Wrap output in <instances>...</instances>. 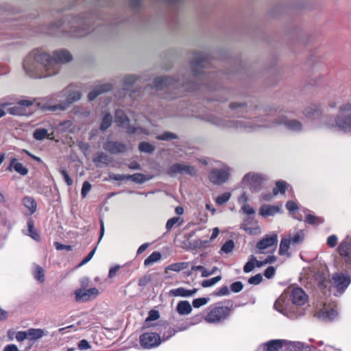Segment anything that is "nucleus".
Instances as JSON below:
<instances>
[{"mask_svg":"<svg viewBox=\"0 0 351 351\" xmlns=\"http://www.w3.org/2000/svg\"><path fill=\"white\" fill-rule=\"evenodd\" d=\"M53 54V57H51L45 52L34 50L23 60V63L26 62L28 59L34 58L36 63L40 64L45 69L46 74L44 75V77L51 76L58 73L59 63L68 62L72 60L71 54L65 49L55 51ZM23 69L27 71L25 64H23Z\"/></svg>","mask_w":351,"mask_h":351,"instance_id":"obj_1","label":"nucleus"},{"mask_svg":"<svg viewBox=\"0 0 351 351\" xmlns=\"http://www.w3.org/2000/svg\"><path fill=\"white\" fill-rule=\"evenodd\" d=\"M80 98L81 93L79 91H74L68 95L66 97V103H62L51 106H41L40 104L37 102L36 99L34 101L23 99V116H29L38 109H41L43 110H49L51 111H55L56 110H64L70 104L78 101Z\"/></svg>","mask_w":351,"mask_h":351,"instance_id":"obj_2","label":"nucleus"},{"mask_svg":"<svg viewBox=\"0 0 351 351\" xmlns=\"http://www.w3.org/2000/svg\"><path fill=\"white\" fill-rule=\"evenodd\" d=\"M226 302H219L210 305L205 311L204 317L196 315L194 319L199 320L202 318L209 324H218L226 320L230 315L231 309L225 305Z\"/></svg>","mask_w":351,"mask_h":351,"instance_id":"obj_3","label":"nucleus"},{"mask_svg":"<svg viewBox=\"0 0 351 351\" xmlns=\"http://www.w3.org/2000/svg\"><path fill=\"white\" fill-rule=\"evenodd\" d=\"M339 114L335 119V125L341 130L351 132V103H346L339 108Z\"/></svg>","mask_w":351,"mask_h":351,"instance_id":"obj_4","label":"nucleus"},{"mask_svg":"<svg viewBox=\"0 0 351 351\" xmlns=\"http://www.w3.org/2000/svg\"><path fill=\"white\" fill-rule=\"evenodd\" d=\"M186 85L180 83L179 80H175L171 77H158L154 80L153 87L157 90H176L180 88L187 89Z\"/></svg>","mask_w":351,"mask_h":351,"instance_id":"obj_5","label":"nucleus"},{"mask_svg":"<svg viewBox=\"0 0 351 351\" xmlns=\"http://www.w3.org/2000/svg\"><path fill=\"white\" fill-rule=\"evenodd\" d=\"M210 64V58L207 53H195L194 58L191 62L193 75L197 76L202 73V70Z\"/></svg>","mask_w":351,"mask_h":351,"instance_id":"obj_6","label":"nucleus"},{"mask_svg":"<svg viewBox=\"0 0 351 351\" xmlns=\"http://www.w3.org/2000/svg\"><path fill=\"white\" fill-rule=\"evenodd\" d=\"M115 121L120 127L126 129V132L128 134H134L138 131L143 134H146L145 130L139 127H135L129 124V119L128 116L121 110H117L115 112Z\"/></svg>","mask_w":351,"mask_h":351,"instance_id":"obj_7","label":"nucleus"},{"mask_svg":"<svg viewBox=\"0 0 351 351\" xmlns=\"http://www.w3.org/2000/svg\"><path fill=\"white\" fill-rule=\"evenodd\" d=\"M161 343L160 335L156 332H144L139 337L140 346L144 349H151Z\"/></svg>","mask_w":351,"mask_h":351,"instance_id":"obj_8","label":"nucleus"},{"mask_svg":"<svg viewBox=\"0 0 351 351\" xmlns=\"http://www.w3.org/2000/svg\"><path fill=\"white\" fill-rule=\"evenodd\" d=\"M265 178L262 175L254 173L246 174L243 179V182L247 184L256 192L261 190Z\"/></svg>","mask_w":351,"mask_h":351,"instance_id":"obj_9","label":"nucleus"},{"mask_svg":"<svg viewBox=\"0 0 351 351\" xmlns=\"http://www.w3.org/2000/svg\"><path fill=\"white\" fill-rule=\"evenodd\" d=\"M351 282V278L341 273H336L332 277V285L339 293H343Z\"/></svg>","mask_w":351,"mask_h":351,"instance_id":"obj_10","label":"nucleus"},{"mask_svg":"<svg viewBox=\"0 0 351 351\" xmlns=\"http://www.w3.org/2000/svg\"><path fill=\"white\" fill-rule=\"evenodd\" d=\"M338 252L348 265H351V237L347 236L339 245Z\"/></svg>","mask_w":351,"mask_h":351,"instance_id":"obj_11","label":"nucleus"},{"mask_svg":"<svg viewBox=\"0 0 351 351\" xmlns=\"http://www.w3.org/2000/svg\"><path fill=\"white\" fill-rule=\"evenodd\" d=\"M167 173L169 176H173L177 173H185L191 176H194L196 175V170L193 167L190 165L175 163L170 167Z\"/></svg>","mask_w":351,"mask_h":351,"instance_id":"obj_12","label":"nucleus"},{"mask_svg":"<svg viewBox=\"0 0 351 351\" xmlns=\"http://www.w3.org/2000/svg\"><path fill=\"white\" fill-rule=\"evenodd\" d=\"M229 178V173L224 169H213L208 175V179L214 184L219 185Z\"/></svg>","mask_w":351,"mask_h":351,"instance_id":"obj_13","label":"nucleus"},{"mask_svg":"<svg viewBox=\"0 0 351 351\" xmlns=\"http://www.w3.org/2000/svg\"><path fill=\"white\" fill-rule=\"evenodd\" d=\"M278 243V236L276 234H267L261 240L257 242L256 247L261 253L263 250L271 247H276Z\"/></svg>","mask_w":351,"mask_h":351,"instance_id":"obj_14","label":"nucleus"},{"mask_svg":"<svg viewBox=\"0 0 351 351\" xmlns=\"http://www.w3.org/2000/svg\"><path fill=\"white\" fill-rule=\"evenodd\" d=\"M75 295L77 301L86 302L92 298H96L99 295V291L97 288H90L86 290L79 289L75 291Z\"/></svg>","mask_w":351,"mask_h":351,"instance_id":"obj_15","label":"nucleus"},{"mask_svg":"<svg viewBox=\"0 0 351 351\" xmlns=\"http://www.w3.org/2000/svg\"><path fill=\"white\" fill-rule=\"evenodd\" d=\"M104 149L112 154L124 153L127 151V146L118 141H107L104 145Z\"/></svg>","mask_w":351,"mask_h":351,"instance_id":"obj_16","label":"nucleus"},{"mask_svg":"<svg viewBox=\"0 0 351 351\" xmlns=\"http://www.w3.org/2000/svg\"><path fill=\"white\" fill-rule=\"evenodd\" d=\"M291 300L294 304L302 306L304 304L308 299L307 295L302 288L295 287L291 293Z\"/></svg>","mask_w":351,"mask_h":351,"instance_id":"obj_17","label":"nucleus"},{"mask_svg":"<svg viewBox=\"0 0 351 351\" xmlns=\"http://www.w3.org/2000/svg\"><path fill=\"white\" fill-rule=\"evenodd\" d=\"M43 330L40 328H30L27 331H23V342L25 340L35 342L37 339L45 335Z\"/></svg>","mask_w":351,"mask_h":351,"instance_id":"obj_18","label":"nucleus"},{"mask_svg":"<svg viewBox=\"0 0 351 351\" xmlns=\"http://www.w3.org/2000/svg\"><path fill=\"white\" fill-rule=\"evenodd\" d=\"M112 88V85L110 83H106L95 87L88 94L89 101H93L99 95L108 92Z\"/></svg>","mask_w":351,"mask_h":351,"instance_id":"obj_19","label":"nucleus"},{"mask_svg":"<svg viewBox=\"0 0 351 351\" xmlns=\"http://www.w3.org/2000/svg\"><path fill=\"white\" fill-rule=\"evenodd\" d=\"M280 207L276 205L263 204L259 209V215L263 217L274 216L280 213Z\"/></svg>","mask_w":351,"mask_h":351,"instance_id":"obj_20","label":"nucleus"},{"mask_svg":"<svg viewBox=\"0 0 351 351\" xmlns=\"http://www.w3.org/2000/svg\"><path fill=\"white\" fill-rule=\"evenodd\" d=\"M2 107L5 108L6 112L13 115L22 114V100L17 102V105L12 106L10 103L2 104Z\"/></svg>","mask_w":351,"mask_h":351,"instance_id":"obj_21","label":"nucleus"},{"mask_svg":"<svg viewBox=\"0 0 351 351\" xmlns=\"http://www.w3.org/2000/svg\"><path fill=\"white\" fill-rule=\"evenodd\" d=\"M285 341L281 339H274L266 342L264 344L265 351H279L283 346Z\"/></svg>","mask_w":351,"mask_h":351,"instance_id":"obj_22","label":"nucleus"},{"mask_svg":"<svg viewBox=\"0 0 351 351\" xmlns=\"http://www.w3.org/2000/svg\"><path fill=\"white\" fill-rule=\"evenodd\" d=\"M197 290V289L189 290L186 289L184 287H179L177 289H171L170 291V294L173 296L189 297L195 294Z\"/></svg>","mask_w":351,"mask_h":351,"instance_id":"obj_23","label":"nucleus"},{"mask_svg":"<svg viewBox=\"0 0 351 351\" xmlns=\"http://www.w3.org/2000/svg\"><path fill=\"white\" fill-rule=\"evenodd\" d=\"M27 235L36 241L40 240V235L34 227V221L29 218L27 221Z\"/></svg>","mask_w":351,"mask_h":351,"instance_id":"obj_24","label":"nucleus"},{"mask_svg":"<svg viewBox=\"0 0 351 351\" xmlns=\"http://www.w3.org/2000/svg\"><path fill=\"white\" fill-rule=\"evenodd\" d=\"M278 124H284L287 128L293 131H300L302 130V123L297 120H280Z\"/></svg>","mask_w":351,"mask_h":351,"instance_id":"obj_25","label":"nucleus"},{"mask_svg":"<svg viewBox=\"0 0 351 351\" xmlns=\"http://www.w3.org/2000/svg\"><path fill=\"white\" fill-rule=\"evenodd\" d=\"M23 206L27 209V215H32L37 209V204L34 198L30 197H23Z\"/></svg>","mask_w":351,"mask_h":351,"instance_id":"obj_26","label":"nucleus"},{"mask_svg":"<svg viewBox=\"0 0 351 351\" xmlns=\"http://www.w3.org/2000/svg\"><path fill=\"white\" fill-rule=\"evenodd\" d=\"M304 114L308 118L314 119L320 115L321 111L319 106L315 104H311L305 109Z\"/></svg>","mask_w":351,"mask_h":351,"instance_id":"obj_27","label":"nucleus"},{"mask_svg":"<svg viewBox=\"0 0 351 351\" xmlns=\"http://www.w3.org/2000/svg\"><path fill=\"white\" fill-rule=\"evenodd\" d=\"M288 184L282 180H278L273 189V195L276 196L279 193L284 195L287 189Z\"/></svg>","mask_w":351,"mask_h":351,"instance_id":"obj_28","label":"nucleus"},{"mask_svg":"<svg viewBox=\"0 0 351 351\" xmlns=\"http://www.w3.org/2000/svg\"><path fill=\"white\" fill-rule=\"evenodd\" d=\"M176 310L180 315H188L192 311L191 305L188 301H180L177 304Z\"/></svg>","mask_w":351,"mask_h":351,"instance_id":"obj_29","label":"nucleus"},{"mask_svg":"<svg viewBox=\"0 0 351 351\" xmlns=\"http://www.w3.org/2000/svg\"><path fill=\"white\" fill-rule=\"evenodd\" d=\"M291 241L288 238H282L280 241V247H279V251L278 253L280 255H285L287 254L289 255L288 253L289 250Z\"/></svg>","mask_w":351,"mask_h":351,"instance_id":"obj_30","label":"nucleus"},{"mask_svg":"<svg viewBox=\"0 0 351 351\" xmlns=\"http://www.w3.org/2000/svg\"><path fill=\"white\" fill-rule=\"evenodd\" d=\"M34 277L40 282L43 283L45 280V270L39 265H36L33 271Z\"/></svg>","mask_w":351,"mask_h":351,"instance_id":"obj_31","label":"nucleus"},{"mask_svg":"<svg viewBox=\"0 0 351 351\" xmlns=\"http://www.w3.org/2000/svg\"><path fill=\"white\" fill-rule=\"evenodd\" d=\"M161 258V254L159 252H154L144 261L145 266H149L158 261Z\"/></svg>","mask_w":351,"mask_h":351,"instance_id":"obj_32","label":"nucleus"},{"mask_svg":"<svg viewBox=\"0 0 351 351\" xmlns=\"http://www.w3.org/2000/svg\"><path fill=\"white\" fill-rule=\"evenodd\" d=\"M112 117L110 113L108 112V113L105 114L101 120V123L100 125V130L102 131H105L106 130H107L108 128L110 127V125H112Z\"/></svg>","mask_w":351,"mask_h":351,"instance_id":"obj_33","label":"nucleus"},{"mask_svg":"<svg viewBox=\"0 0 351 351\" xmlns=\"http://www.w3.org/2000/svg\"><path fill=\"white\" fill-rule=\"evenodd\" d=\"M7 170L9 171H12L14 170L16 172L22 174V163L16 162V159L12 158L10 160V165L7 167Z\"/></svg>","mask_w":351,"mask_h":351,"instance_id":"obj_34","label":"nucleus"},{"mask_svg":"<svg viewBox=\"0 0 351 351\" xmlns=\"http://www.w3.org/2000/svg\"><path fill=\"white\" fill-rule=\"evenodd\" d=\"M33 136L35 139L38 141H41L45 138H48V131L45 128H38L35 130V131L34 132Z\"/></svg>","mask_w":351,"mask_h":351,"instance_id":"obj_35","label":"nucleus"},{"mask_svg":"<svg viewBox=\"0 0 351 351\" xmlns=\"http://www.w3.org/2000/svg\"><path fill=\"white\" fill-rule=\"evenodd\" d=\"M128 180H132L135 183L142 184L147 180L145 176L141 173H136L132 175H128Z\"/></svg>","mask_w":351,"mask_h":351,"instance_id":"obj_36","label":"nucleus"},{"mask_svg":"<svg viewBox=\"0 0 351 351\" xmlns=\"http://www.w3.org/2000/svg\"><path fill=\"white\" fill-rule=\"evenodd\" d=\"M138 77L135 75H127L123 78V83L124 85L123 89L125 90H130V86L134 84Z\"/></svg>","mask_w":351,"mask_h":351,"instance_id":"obj_37","label":"nucleus"},{"mask_svg":"<svg viewBox=\"0 0 351 351\" xmlns=\"http://www.w3.org/2000/svg\"><path fill=\"white\" fill-rule=\"evenodd\" d=\"M138 149L141 152L152 154L155 150V147L147 142H141L138 145Z\"/></svg>","mask_w":351,"mask_h":351,"instance_id":"obj_38","label":"nucleus"},{"mask_svg":"<svg viewBox=\"0 0 351 351\" xmlns=\"http://www.w3.org/2000/svg\"><path fill=\"white\" fill-rule=\"evenodd\" d=\"M188 266L187 263H176L169 265L167 267V269L174 271H180L182 270L185 269Z\"/></svg>","mask_w":351,"mask_h":351,"instance_id":"obj_39","label":"nucleus"},{"mask_svg":"<svg viewBox=\"0 0 351 351\" xmlns=\"http://www.w3.org/2000/svg\"><path fill=\"white\" fill-rule=\"evenodd\" d=\"M95 163L101 162L105 165H108L110 162L109 157L104 153H99L95 158L93 159Z\"/></svg>","mask_w":351,"mask_h":351,"instance_id":"obj_40","label":"nucleus"},{"mask_svg":"<svg viewBox=\"0 0 351 351\" xmlns=\"http://www.w3.org/2000/svg\"><path fill=\"white\" fill-rule=\"evenodd\" d=\"M58 171L64 178V180L65 182L66 183V184L68 186H71L73 184V180L69 176V173H68L67 170L66 169V168L61 167L59 168Z\"/></svg>","mask_w":351,"mask_h":351,"instance_id":"obj_41","label":"nucleus"},{"mask_svg":"<svg viewBox=\"0 0 351 351\" xmlns=\"http://www.w3.org/2000/svg\"><path fill=\"white\" fill-rule=\"evenodd\" d=\"M230 197H231V195L230 193H228V192L223 193L221 195H219L216 198L215 202L218 205H222V204L226 203L230 199Z\"/></svg>","mask_w":351,"mask_h":351,"instance_id":"obj_42","label":"nucleus"},{"mask_svg":"<svg viewBox=\"0 0 351 351\" xmlns=\"http://www.w3.org/2000/svg\"><path fill=\"white\" fill-rule=\"evenodd\" d=\"M221 279V276H217L213 277L212 278L205 280L202 281V286L203 287H211V286L214 285L215 284H216L217 282H219Z\"/></svg>","mask_w":351,"mask_h":351,"instance_id":"obj_43","label":"nucleus"},{"mask_svg":"<svg viewBox=\"0 0 351 351\" xmlns=\"http://www.w3.org/2000/svg\"><path fill=\"white\" fill-rule=\"evenodd\" d=\"M234 247V243L232 240L227 241L221 247V251L226 254L231 252Z\"/></svg>","mask_w":351,"mask_h":351,"instance_id":"obj_44","label":"nucleus"},{"mask_svg":"<svg viewBox=\"0 0 351 351\" xmlns=\"http://www.w3.org/2000/svg\"><path fill=\"white\" fill-rule=\"evenodd\" d=\"M209 301L208 298H199L193 300L192 304L195 308H199L206 304Z\"/></svg>","mask_w":351,"mask_h":351,"instance_id":"obj_45","label":"nucleus"},{"mask_svg":"<svg viewBox=\"0 0 351 351\" xmlns=\"http://www.w3.org/2000/svg\"><path fill=\"white\" fill-rule=\"evenodd\" d=\"M156 138L160 141H169L171 139L177 138V136L174 133L170 132H165L162 133L161 135L158 136Z\"/></svg>","mask_w":351,"mask_h":351,"instance_id":"obj_46","label":"nucleus"},{"mask_svg":"<svg viewBox=\"0 0 351 351\" xmlns=\"http://www.w3.org/2000/svg\"><path fill=\"white\" fill-rule=\"evenodd\" d=\"M255 267H256L255 261L254 260H252V255H251L250 256L249 261L247 262L243 267V271L245 273H250L254 270Z\"/></svg>","mask_w":351,"mask_h":351,"instance_id":"obj_47","label":"nucleus"},{"mask_svg":"<svg viewBox=\"0 0 351 351\" xmlns=\"http://www.w3.org/2000/svg\"><path fill=\"white\" fill-rule=\"evenodd\" d=\"M306 221L309 224L315 225L322 223V220L315 215L308 214L306 216Z\"/></svg>","mask_w":351,"mask_h":351,"instance_id":"obj_48","label":"nucleus"},{"mask_svg":"<svg viewBox=\"0 0 351 351\" xmlns=\"http://www.w3.org/2000/svg\"><path fill=\"white\" fill-rule=\"evenodd\" d=\"M263 281V276L261 274H256L248 279V282L250 285H257Z\"/></svg>","mask_w":351,"mask_h":351,"instance_id":"obj_49","label":"nucleus"},{"mask_svg":"<svg viewBox=\"0 0 351 351\" xmlns=\"http://www.w3.org/2000/svg\"><path fill=\"white\" fill-rule=\"evenodd\" d=\"M243 288V285L240 281H237L230 285V290L234 293L240 292Z\"/></svg>","mask_w":351,"mask_h":351,"instance_id":"obj_50","label":"nucleus"},{"mask_svg":"<svg viewBox=\"0 0 351 351\" xmlns=\"http://www.w3.org/2000/svg\"><path fill=\"white\" fill-rule=\"evenodd\" d=\"M90 189H91V184L88 182L86 181L83 183L82 191H81V195L83 198L86 197L88 193L90 191Z\"/></svg>","mask_w":351,"mask_h":351,"instance_id":"obj_51","label":"nucleus"},{"mask_svg":"<svg viewBox=\"0 0 351 351\" xmlns=\"http://www.w3.org/2000/svg\"><path fill=\"white\" fill-rule=\"evenodd\" d=\"M229 293L230 290L227 286H223L215 292V295L217 296L228 295Z\"/></svg>","mask_w":351,"mask_h":351,"instance_id":"obj_52","label":"nucleus"},{"mask_svg":"<svg viewBox=\"0 0 351 351\" xmlns=\"http://www.w3.org/2000/svg\"><path fill=\"white\" fill-rule=\"evenodd\" d=\"M337 237L335 234H332L327 239V245L330 247H334L337 245Z\"/></svg>","mask_w":351,"mask_h":351,"instance_id":"obj_53","label":"nucleus"},{"mask_svg":"<svg viewBox=\"0 0 351 351\" xmlns=\"http://www.w3.org/2000/svg\"><path fill=\"white\" fill-rule=\"evenodd\" d=\"M289 239H290L291 243L294 245L301 243L303 241V237L301 235L300 232H297Z\"/></svg>","mask_w":351,"mask_h":351,"instance_id":"obj_54","label":"nucleus"},{"mask_svg":"<svg viewBox=\"0 0 351 351\" xmlns=\"http://www.w3.org/2000/svg\"><path fill=\"white\" fill-rule=\"evenodd\" d=\"M275 272H276V269L273 266H269L264 271V276L268 278V279H270L271 278L274 274H275Z\"/></svg>","mask_w":351,"mask_h":351,"instance_id":"obj_55","label":"nucleus"},{"mask_svg":"<svg viewBox=\"0 0 351 351\" xmlns=\"http://www.w3.org/2000/svg\"><path fill=\"white\" fill-rule=\"evenodd\" d=\"M178 220L179 217H174L169 219L166 223L167 230L169 231L173 227V226L178 221Z\"/></svg>","mask_w":351,"mask_h":351,"instance_id":"obj_56","label":"nucleus"},{"mask_svg":"<svg viewBox=\"0 0 351 351\" xmlns=\"http://www.w3.org/2000/svg\"><path fill=\"white\" fill-rule=\"evenodd\" d=\"M286 208L290 212H294L299 209L297 204L293 201H288L286 203Z\"/></svg>","mask_w":351,"mask_h":351,"instance_id":"obj_57","label":"nucleus"},{"mask_svg":"<svg viewBox=\"0 0 351 351\" xmlns=\"http://www.w3.org/2000/svg\"><path fill=\"white\" fill-rule=\"evenodd\" d=\"M159 317H160V315H159V313L158 311L152 310L149 311V316L146 319V321L147 322V321L156 320L159 318Z\"/></svg>","mask_w":351,"mask_h":351,"instance_id":"obj_58","label":"nucleus"},{"mask_svg":"<svg viewBox=\"0 0 351 351\" xmlns=\"http://www.w3.org/2000/svg\"><path fill=\"white\" fill-rule=\"evenodd\" d=\"M54 245L57 250H66L67 251L72 250V246L69 245H64V244L60 243L58 242H55Z\"/></svg>","mask_w":351,"mask_h":351,"instance_id":"obj_59","label":"nucleus"},{"mask_svg":"<svg viewBox=\"0 0 351 351\" xmlns=\"http://www.w3.org/2000/svg\"><path fill=\"white\" fill-rule=\"evenodd\" d=\"M78 348L80 350H85L90 348V346L88 341L86 339H82L78 343Z\"/></svg>","mask_w":351,"mask_h":351,"instance_id":"obj_60","label":"nucleus"},{"mask_svg":"<svg viewBox=\"0 0 351 351\" xmlns=\"http://www.w3.org/2000/svg\"><path fill=\"white\" fill-rule=\"evenodd\" d=\"M128 175L123 174H113L110 176V179L116 181L128 180Z\"/></svg>","mask_w":351,"mask_h":351,"instance_id":"obj_61","label":"nucleus"},{"mask_svg":"<svg viewBox=\"0 0 351 351\" xmlns=\"http://www.w3.org/2000/svg\"><path fill=\"white\" fill-rule=\"evenodd\" d=\"M95 251H96V247L95 248H93L89 252V254L82 261L80 265H83L87 263L89 261H90L91 258H93V255L95 254Z\"/></svg>","mask_w":351,"mask_h":351,"instance_id":"obj_62","label":"nucleus"},{"mask_svg":"<svg viewBox=\"0 0 351 351\" xmlns=\"http://www.w3.org/2000/svg\"><path fill=\"white\" fill-rule=\"evenodd\" d=\"M243 212L247 215H252L255 213L254 209L251 207L249 204H245L242 206Z\"/></svg>","mask_w":351,"mask_h":351,"instance_id":"obj_63","label":"nucleus"},{"mask_svg":"<svg viewBox=\"0 0 351 351\" xmlns=\"http://www.w3.org/2000/svg\"><path fill=\"white\" fill-rule=\"evenodd\" d=\"M151 281V278L149 276H143L139 280L138 285L139 286L144 287L146 286Z\"/></svg>","mask_w":351,"mask_h":351,"instance_id":"obj_64","label":"nucleus"}]
</instances>
